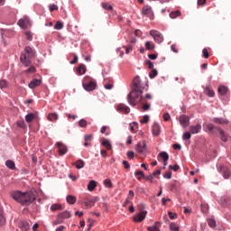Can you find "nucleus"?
<instances>
[{
    "instance_id": "2f4dec72",
    "label": "nucleus",
    "mask_w": 231,
    "mask_h": 231,
    "mask_svg": "<svg viewBox=\"0 0 231 231\" xmlns=\"http://www.w3.org/2000/svg\"><path fill=\"white\" fill-rule=\"evenodd\" d=\"M48 120H50V122H55V120H59V115H57V113H51L48 116Z\"/></svg>"
},
{
    "instance_id": "603ef678",
    "label": "nucleus",
    "mask_w": 231,
    "mask_h": 231,
    "mask_svg": "<svg viewBox=\"0 0 231 231\" xmlns=\"http://www.w3.org/2000/svg\"><path fill=\"white\" fill-rule=\"evenodd\" d=\"M162 176L165 180H171L172 178V171H167Z\"/></svg>"
},
{
    "instance_id": "c85d7f7f",
    "label": "nucleus",
    "mask_w": 231,
    "mask_h": 231,
    "mask_svg": "<svg viewBox=\"0 0 231 231\" xmlns=\"http://www.w3.org/2000/svg\"><path fill=\"white\" fill-rule=\"evenodd\" d=\"M66 199L69 205H75V203H77V198L75 196L69 195L67 196Z\"/></svg>"
},
{
    "instance_id": "3c124183",
    "label": "nucleus",
    "mask_w": 231,
    "mask_h": 231,
    "mask_svg": "<svg viewBox=\"0 0 231 231\" xmlns=\"http://www.w3.org/2000/svg\"><path fill=\"white\" fill-rule=\"evenodd\" d=\"M79 125L80 127H86L88 125V121L86 119H80L79 121Z\"/></svg>"
},
{
    "instance_id": "49530a36",
    "label": "nucleus",
    "mask_w": 231,
    "mask_h": 231,
    "mask_svg": "<svg viewBox=\"0 0 231 231\" xmlns=\"http://www.w3.org/2000/svg\"><path fill=\"white\" fill-rule=\"evenodd\" d=\"M49 10H50V12H55V10H59V5H57L55 4H51L49 5Z\"/></svg>"
},
{
    "instance_id": "9b49d317",
    "label": "nucleus",
    "mask_w": 231,
    "mask_h": 231,
    "mask_svg": "<svg viewBox=\"0 0 231 231\" xmlns=\"http://www.w3.org/2000/svg\"><path fill=\"white\" fill-rule=\"evenodd\" d=\"M135 151L139 154H143V152H145V151H147V143H145V141H143V143H138L135 145Z\"/></svg>"
},
{
    "instance_id": "0e129e2a",
    "label": "nucleus",
    "mask_w": 231,
    "mask_h": 231,
    "mask_svg": "<svg viewBox=\"0 0 231 231\" xmlns=\"http://www.w3.org/2000/svg\"><path fill=\"white\" fill-rule=\"evenodd\" d=\"M142 109L143 111H149V109H151V105L149 104H144L143 106H142Z\"/></svg>"
},
{
    "instance_id": "f03ea898",
    "label": "nucleus",
    "mask_w": 231,
    "mask_h": 231,
    "mask_svg": "<svg viewBox=\"0 0 231 231\" xmlns=\"http://www.w3.org/2000/svg\"><path fill=\"white\" fill-rule=\"evenodd\" d=\"M11 197L17 203H21L23 207H28L37 199L35 193L32 191L23 192L21 190L13 191Z\"/></svg>"
},
{
    "instance_id": "4be33fe9",
    "label": "nucleus",
    "mask_w": 231,
    "mask_h": 231,
    "mask_svg": "<svg viewBox=\"0 0 231 231\" xmlns=\"http://www.w3.org/2000/svg\"><path fill=\"white\" fill-rule=\"evenodd\" d=\"M217 133H219L220 134V140L222 142H228V136L226 135V134L225 133V130H223L221 127L218 128Z\"/></svg>"
},
{
    "instance_id": "052dcab7",
    "label": "nucleus",
    "mask_w": 231,
    "mask_h": 231,
    "mask_svg": "<svg viewBox=\"0 0 231 231\" xmlns=\"http://www.w3.org/2000/svg\"><path fill=\"white\" fill-rule=\"evenodd\" d=\"M25 35H26L27 41L33 40V36H32V33L30 32H25Z\"/></svg>"
},
{
    "instance_id": "09e8293b",
    "label": "nucleus",
    "mask_w": 231,
    "mask_h": 231,
    "mask_svg": "<svg viewBox=\"0 0 231 231\" xmlns=\"http://www.w3.org/2000/svg\"><path fill=\"white\" fill-rule=\"evenodd\" d=\"M102 8H104V10H113V5L107 3H102Z\"/></svg>"
},
{
    "instance_id": "e433bc0d",
    "label": "nucleus",
    "mask_w": 231,
    "mask_h": 231,
    "mask_svg": "<svg viewBox=\"0 0 231 231\" xmlns=\"http://www.w3.org/2000/svg\"><path fill=\"white\" fill-rule=\"evenodd\" d=\"M75 165H76V168L78 169H84V161L79 159L76 162Z\"/></svg>"
},
{
    "instance_id": "393cba45",
    "label": "nucleus",
    "mask_w": 231,
    "mask_h": 231,
    "mask_svg": "<svg viewBox=\"0 0 231 231\" xmlns=\"http://www.w3.org/2000/svg\"><path fill=\"white\" fill-rule=\"evenodd\" d=\"M211 122H214V124H228V120L224 119L223 117H215L211 120Z\"/></svg>"
},
{
    "instance_id": "4c0bfd02",
    "label": "nucleus",
    "mask_w": 231,
    "mask_h": 231,
    "mask_svg": "<svg viewBox=\"0 0 231 231\" xmlns=\"http://www.w3.org/2000/svg\"><path fill=\"white\" fill-rule=\"evenodd\" d=\"M208 225L210 228H216V220L214 218H208Z\"/></svg>"
},
{
    "instance_id": "7c9ffc66",
    "label": "nucleus",
    "mask_w": 231,
    "mask_h": 231,
    "mask_svg": "<svg viewBox=\"0 0 231 231\" xmlns=\"http://www.w3.org/2000/svg\"><path fill=\"white\" fill-rule=\"evenodd\" d=\"M35 120V114L33 113H29L25 116V121L27 124H30V122Z\"/></svg>"
},
{
    "instance_id": "f3484780",
    "label": "nucleus",
    "mask_w": 231,
    "mask_h": 231,
    "mask_svg": "<svg viewBox=\"0 0 231 231\" xmlns=\"http://www.w3.org/2000/svg\"><path fill=\"white\" fill-rule=\"evenodd\" d=\"M204 93L210 98H214V97H216V92H214L210 85L204 87Z\"/></svg>"
},
{
    "instance_id": "72a5a7b5",
    "label": "nucleus",
    "mask_w": 231,
    "mask_h": 231,
    "mask_svg": "<svg viewBox=\"0 0 231 231\" xmlns=\"http://www.w3.org/2000/svg\"><path fill=\"white\" fill-rule=\"evenodd\" d=\"M6 223V218L5 217V211L0 208V226H3Z\"/></svg>"
},
{
    "instance_id": "8fccbe9b",
    "label": "nucleus",
    "mask_w": 231,
    "mask_h": 231,
    "mask_svg": "<svg viewBox=\"0 0 231 231\" xmlns=\"http://www.w3.org/2000/svg\"><path fill=\"white\" fill-rule=\"evenodd\" d=\"M126 156L128 160H134V152L133 151L127 152Z\"/></svg>"
},
{
    "instance_id": "774afa93",
    "label": "nucleus",
    "mask_w": 231,
    "mask_h": 231,
    "mask_svg": "<svg viewBox=\"0 0 231 231\" xmlns=\"http://www.w3.org/2000/svg\"><path fill=\"white\" fill-rule=\"evenodd\" d=\"M123 165H124L125 169H130L131 168V165L129 164V162H127V161H124Z\"/></svg>"
},
{
    "instance_id": "aec40b11",
    "label": "nucleus",
    "mask_w": 231,
    "mask_h": 231,
    "mask_svg": "<svg viewBox=\"0 0 231 231\" xmlns=\"http://www.w3.org/2000/svg\"><path fill=\"white\" fill-rule=\"evenodd\" d=\"M101 145H103V147H106L107 151H111V149H113L111 142H109V139L103 138L101 140Z\"/></svg>"
},
{
    "instance_id": "ddd939ff",
    "label": "nucleus",
    "mask_w": 231,
    "mask_h": 231,
    "mask_svg": "<svg viewBox=\"0 0 231 231\" xmlns=\"http://www.w3.org/2000/svg\"><path fill=\"white\" fill-rule=\"evenodd\" d=\"M203 127H206V129H208L210 134H216V133H217L218 129L220 128L219 126L214 125V124H207V123L203 125Z\"/></svg>"
},
{
    "instance_id": "13d9d810",
    "label": "nucleus",
    "mask_w": 231,
    "mask_h": 231,
    "mask_svg": "<svg viewBox=\"0 0 231 231\" xmlns=\"http://www.w3.org/2000/svg\"><path fill=\"white\" fill-rule=\"evenodd\" d=\"M202 53H203L204 59H208V51L207 50V48H204L202 50Z\"/></svg>"
},
{
    "instance_id": "ea45409f",
    "label": "nucleus",
    "mask_w": 231,
    "mask_h": 231,
    "mask_svg": "<svg viewBox=\"0 0 231 231\" xmlns=\"http://www.w3.org/2000/svg\"><path fill=\"white\" fill-rule=\"evenodd\" d=\"M62 209V206H60V204H52L51 206V210H52L53 212H55V210H61Z\"/></svg>"
},
{
    "instance_id": "f704fd0d",
    "label": "nucleus",
    "mask_w": 231,
    "mask_h": 231,
    "mask_svg": "<svg viewBox=\"0 0 231 231\" xmlns=\"http://www.w3.org/2000/svg\"><path fill=\"white\" fill-rule=\"evenodd\" d=\"M8 88V81L5 79H1L0 80V89H6Z\"/></svg>"
},
{
    "instance_id": "37998d69",
    "label": "nucleus",
    "mask_w": 231,
    "mask_h": 231,
    "mask_svg": "<svg viewBox=\"0 0 231 231\" xmlns=\"http://www.w3.org/2000/svg\"><path fill=\"white\" fill-rule=\"evenodd\" d=\"M201 210L203 214H207L208 212V204H201Z\"/></svg>"
},
{
    "instance_id": "de8ad7c7",
    "label": "nucleus",
    "mask_w": 231,
    "mask_h": 231,
    "mask_svg": "<svg viewBox=\"0 0 231 231\" xmlns=\"http://www.w3.org/2000/svg\"><path fill=\"white\" fill-rule=\"evenodd\" d=\"M170 229L171 231H180V226H176V224H174V223H171Z\"/></svg>"
},
{
    "instance_id": "338daca9",
    "label": "nucleus",
    "mask_w": 231,
    "mask_h": 231,
    "mask_svg": "<svg viewBox=\"0 0 231 231\" xmlns=\"http://www.w3.org/2000/svg\"><path fill=\"white\" fill-rule=\"evenodd\" d=\"M173 149L177 150V151H181V144L180 143H174L173 144Z\"/></svg>"
},
{
    "instance_id": "6e6d98bb",
    "label": "nucleus",
    "mask_w": 231,
    "mask_h": 231,
    "mask_svg": "<svg viewBox=\"0 0 231 231\" xmlns=\"http://www.w3.org/2000/svg\"><path fill=\"white\" fill-rule=\"evenodd\" d=\"M162 118H163L164 122H169V120H171V115L169 113H165L162 116Z\"/></svg>"
},
{
    "instance_id": "0eeeda50",
    "label": "nucleus",
    "mask_w": 231,
    "mask_h": 231,
    "mask_svg": "<svg viewBox=\"0 0 231 231\" xmlns=\"http://www.w3.org/2000/svg\"><path fill=\"white\" fill-rule=\"evenodd\" d=\"M150 35L154 39V41L157 42V44H162L163 42V34L156 30L150 31Z\"/></svg>"
},
{
    "instance_id": "a878e982",
    "label": "nucleus",
    "mask_w": 231,
    "mask_h": 231,
    "mask_svg": "<svg viewBox=\"0 0 231 231\" xmlns=\"http://www.w3.org/2000/svg\"><path fill=\"white\" fill-rule=\"evenodd\" d=\"M95 189H97V181L96 180H89L88 184V190H89V192H93V190H95Z\"/></svg>"
},
{
    "instance_id": "6e6552de",
    "label": "nucleus",
    "mask_w": 231,
    "mask_h": 231,
    "mask_svg": "<svg viewBox=\"0 0 231 231\" xmlns=\"http://www.w3.org/2000/svg\"><path fill=\"white\" fill-rule=\"evenodd\" d=\"M17 24L20 26V28H23V30H26L28 26H32V21L30 20V17L23 16L18 21Z\"/></svg>"
},
{
    "instance_id": "2eb2a0df",
    "label": "nucleus",
    "mask_w": 231,
    "mask_h": 231,
    "mask_svg": "<svg viewBox=\"0 0 231 231\" xmlns=\"http://www.w3.org/2000/svg\"><path fill=\"white\" fill-rule=\"evenodd\" d=\"M116 111H118V113H125V115H129L131 113V108L125 104H119L116 106Z\"/></svg>"
},
{
    "instance_id": "79ce46f5",
    "label": "nucleus",
    "mask_w": 231,
    "mask_h": 231,
    "mask_svg": "<svg viewBox=\"0 0 231 231\" xmlns=\"http://www.w3.org/2000/svg\"><path fill=\"white\" fill-rule=\"evenodd\" d=\"M104 185L106 189H111L113 187V182H111V180L106 179L104 180Z\"/></svg>"
},
{
    "instance_id": "f257e3e1",
    "label": "nucleus",
    "mask_w": 231,
    "mask_h": 231,
    "mask_svg": "<svg viewBox=\"0 0 231 231\" xmlns=\"http://www.w3.org/2000/svg\"><path fill=\"white\" fill-rule=\"evenodd\" d=\"M145 88H149V84L142 83V79L140 76H135L132 82V88L130 93L127 95L126 100L132 107L134 106H138L142 102V98H143V91Z\"/></svg>"
},
{
    "instance_id": "c03bdc74",
    "label": "nucleus",
    "mask_w": 231,
    "mask_h": 231,
    "mask_svg": "<svg viewBox=\"0 0 231 231\" xmlns=\"http://www.w3.org/2000/svg\"><path fill=\"white\" fill-rule=\"evenodd\" d=\"M145 48H146V50H154V43H152L151 42H146Z\"/></svg>"
},
{
    "instance_id": "20e7f679",
    "label": "nucleus",
    "mask_w": 231,
    "mask_h": 231,
    "mask_svg": "<svg viewBox=\"0 0 231 231\" xmlns=\"http://www.w3.org/2000/svg\"><path fill=\"white\" fill-rule=\"evenodd\" d=\"M139 213L135 216H134L133 219L134 223H142L145 217H147V211L143 208H145V206L143 204L139 205Z\"/></svg>"
},
{
    "instance_id": "9d476101",
    "label": "nucleus",
    "mask_w": 231,
    "mask_h": 231,
    "mask_svg": "<svg viewBox=\"0 0 231 231\" xmlns=\"http://www.w3.org/2000/svg\"><path fill=\"white\" fill-rule=\"evenodd\" d=\"M56 147H58V152L60 156H64V154L68 152V146H66V144L62 143L61 142L56 143Z\"/></svg>"
},
{
    "instance_id": "4468645a",
    "label": "nucleus",
    "mask_w": 231,
    "mask_h": 231,
    "mask_svg": "<svg viewBox=\"0 0 231 231\" xmlns=\"http://www.w3.org/2000/svg\"><path fill=\"white\" fill-rule=\"evenodd\" d=\"M162 133V126L157 122H154L152 125V136H158Z\"/></svg>"
},
{
    "instance_id": "412c9836",
    "label": "nucleus",
    "mask_w": 231,
    "mask_h": 231,
    "mask_svg": "<svg viewBox=\"0 0 231 231\" xmlns=\"http://www.w3.org/2000/svg\"><path fill=\"white\" fill-rule=\"evenodd\" d=\"M30 89H35L37 86H41V79H34L29 83Z\"/></svg>"
},
{
    "instance_id": "cd10ccee",
    "label": "nucleus",
    "mask_w": 231,
    "mask_h": 231,
    "mask_svg": "<svg viewBox=\"0 0 231 231\" xmlns=\"http://www.w3.org/2000/svg\"><path fill=\"white\" fill-rule=\"evenodd\" d=\"M5 166L7 167V169H10L11 171H15V162L12 160L6 161Z\"/></svg>"
},
{
    "instance_id": "bf43d9fd",
    "label": "nucleus",
    "mask_w": 231,
    "mask_h": 231,
    "mask_svg": "<svg viewBox=\"0 0 231 231\" xmlns=\"http://www.w3.org/2000/svg\"><path fill=\"white\" fill-rule=\"evenodd\" d=\"M92 139H93V135L92 134H86V135H84L85 142H89Z\"/></svg>"
},
{
    "instance_id": "f8f14e48",
    "label": "nucleus",
    "mask_w": 231,
    "mask_h": 231,
    "mask_svg": "<svg viewBox=\"0 0 231 231\" xmlns=\"http://www.w3.org/2000/svg\"><path fill=\"white\" fill-rule=\"evenodd\" d=\"M85 91H95L97 89V81H89L88 83L82 84Z\"/></svg>"
},
{
    "instance_id": "5701e85b",
    "label": "nucleus",
    "mask_w": 231,
    "mask_h": 231,
    "mask_svg": "<svg viewBox=\"0 0 231 231\" xmlns=\"http://www.w3.org/2000/svg\"><path fill=\"white\" fill-rule=\"evenodd\" d=\"M160 158H162L163 160V163L164 165H167L168 162H169V153H167V152H161L159 153Z\"/></svg>"
},
{
    "instance_id": "1a4fd4ad",
    "label": "nucleus",
    "mask_w": 231,
    "mask_h": 231,
    "mask_svg": "<svg viewBox=\"0 0 231 231\" xmlns=\"http://www.w3.org/2000/svg\"><path fill=\"white\" fill-rule=\"evenodd\" d=\"M179 122H180L181 127L186 129V127H189V124H190V119L188 117V116L181 115L179 117Z\"/></svg>"
},
{
    "instance_id": "473e14b6",
    "label": "nucleus",
    "mask_w": 231,
    "mask_h": 231,
    "mask_svg": "<svg viewBox=\"0 0 231 231\" xmlns=\"http://www.w3.org/2000/svg\"><path fill=\"white\" fill-rule=\"evenodd\" d=\"M134 176H138L137 177L138 181H142V180H143V178H145V174L143 173V171H135Z\"/></svg>"
},
{
    "instance_id": "680f3d73",
    "label": "nucleus",
    "mask_w": 231,
    "mask_h": 231,
    "mask_svg": "<svg viewBox=\"0 0 231 231\" xmlns=\"http://www.w3.org/2000/svg\"><path fill=\"white\" fill-rule=\"evenodd\" d=\"M148 231H160V228L156 226H148Z\"/></svg>"
},
{
    "instance_id": "c756f323",
    "label": "nucleus",
    "mask_w": 231,
    "mask_h": 231,
    "mask_svg": "<svg viewBox=\"0 0 231 231\" xmlns=\"http://www.w3.org/2000/svg\"><path fill=\"white\" fill-rule=\"evenodd\" d=\"M181 15V11L176 10L170 13L171 19H176L177 17H180Z\"/></svg>"
},
{
    "instance_id": "6ab92c4d",
    "label": "nucleus",
    "mask_w": 231,
    "mask_h": 231,
    "mask_svg": "<svg viewBox=\"0 0 231 231\" xmlns=\"http://www.w3.org/2000/svg\"><path fill=\"white\" fill-rule=\"evenodd\" d=\"M142 14L143 15H152V7L151 5H144L143 8L142 9Z\"/></svg>"
},
{
    "instance_id": "a19ab883",
    "label": "nucleus",
    "mask_w": 231,
    "mask_h": 231,
    "mask_svg": "<svg viewBox=\"0 0 231 231\" xmlns=\"http://www.w3.org/2000/svg\"><path fill=\"white\" fill-rule=\"evenodd\" d=\"M62 28H64V23L59 21L56 22L54 25V30H62Z\"/></svg>"
},
{
    "instance_id": "dca6fc26",
    "label": "nucleus",
    "mask_w": 231,
    "mask_h": 231,
    "mask_svg": "<svg viewBox=\"0 0 231 231\" xmlns=\"http://www.w3.org/2000/svg\"><path fill=\"white\" fill-rule=\"evenodd\" d=\"M189 133L191 134H199V133H201V124H198L196 125H190Z\"/></svg>"
},
{
    "instance_id": "69168bd1",
    "label": "nucleus",
    "mask_w": 231,
    "mask_h": 231,
    "mask_svg": "<svg viewBox=\"0 0 231 231\" xmlns=\"http://www.w3.org/2000/svg\"><path fill=\"white\" fill-rule=\"evenodd\" d=\"M116 52L119 53V57H124V51H122L121 47L116 49Z\"/></svg>"
},
{
    "instance_id": "5fc2aeb1",
    "label": "nucleus",
    "mask_w": 231,
    "mask_h": 231,
    "mask_svg": "<svg viewBox=\"0 0 231 231\" xmlns=\"http://www.w3.org/2000/svg\"><path fill=\"white\" fill-rule=\"evenodd\" d=\"M168 216L170 219H176V217H178V215L176 213H172L171 211L168 212Z\"/></svg>"
},
{
    "instance_id": "bb28decb",
    "label": "nucleus",
    "mask_w": 231,
    "mask_h": 231,
    "mask_svg": "<svg viewBox=\"0 0 231 231\" xmlns=\"http://www.w3.org/2000/svg\"><path fill=\"white\" fill-rule=\"evenodd\" d=\"M77 74L78 75H84L86 73V65L80 64L77 69H76Z\"/></svg>"
},
{
    "instance_id": "39448f33",
    "label": "nucleus",
    "mask_w": 231,
    "mask_h": 231,
    "mask_svg": "<svg viewBox=\"0 0 231 231\" xmlns=\"http://www.w3.org/2000/svg\"><path fill=\"white\" fill-rule=\"evenodd\" d=\"M217 171L222 174L224 180H229L231 176L230 168L225 165H217Z\"/></svg>"
},
{
    "instance_id": "c9c22d12",
    "label": "nucleus",
    "mask_w": 231,
    "mask_h": 231,
    "mask_svg": "<svg viewBox=\"0 0 231 231\" xmlns=\"http://www.w3.org/2000/svg\"><path fill=\"white\" fill-rule=\"evenodd\" d=\"M192 134L190 132H186L182 134V140L186 142L187 140H190Z\"/></svg>"
},
{
    "instance_id": "4d7b16f0",
    "label": "nucleus",
    "mask_w": 231,
    "mask_h": 231,
    "mask_svg": "<svg viewBox=\"0 0 231 231\" xmlns=\"http://www.w3.org/2000/svg\"><path fill=\"white\" fill-rule=\"evenodd\" d=\"M146 64H147L149 69H154V63H152V61L147 60Z\"/></svg>"
},
{
    "instance_id": "a18cd8bd",
    "label": "nucleus",
    "mask_w": 231,
    "mask_h": 231,
    "mask_svg": "<svg viewBox=\"0 0 231 231\" xmlns=\"http://www.w3.org/2000/svg\"><path fill=\"white\" fill-rule=\"evenodd\" d=\"M170 171H173L174 172H178L180 170V165L175 164V165H170L169 166Z\"/></svg>"
},
{
    "instance_id": "a211bd4d",
    "label": "nucleus",
    "mask_w": 231,
    "mask_h": 231,
    "mask_svg": "<svg viewBox=\"0 0 231 231\" xmlns=\"http://www.w3.org/2000/svg\"><path fill=\"white\" fill-rule=\"evenodd\" d=\"M18 227L20 228V231H29L30 224L25 220H22L18 223Z\"/></svg>"
},
{
    "instance_id": "423d86ee",
    "label": "nucleus",
    "mask_w": 231,
    "mask_h": 231,
    "mask_svg": "<svg viewBox=\"0 0 231 231\" xmlns=\"http://www.w3.org/2000/svg\"><path fill=\"white\" fill-rule=\"evenodd\" d=\"M71 217V213L68 210L63 211L58 215L57 219L55 220V225H60V223H64V219H69Z\"/></svg>"
},
{
    "instance_id": "e2e57ef3",
    "label": "nucleus",
    "mask_w": 231,
    "mask_h": 231,
    "mask_svg": "<svg viewBox=\"0 0 231 231\" xmlns=\"http://www.w3.org/2000/svg\"><path fill=\"white\" fill-rule=\"evenodd\" d=\"M26 73H35V67L31 66L27 69Z\"/></svg>"
},
{
    "instance_id": "864d4df0",
    "label": "nucleus",
    "mask_w": 231,
    "mask_h": 231,
    "mask_svg": "<svg viewBox=\"0 0 231 231\" xmlns=\"http://www.w3.org/2000/svg\"><path fill=\"white\" fill-rule=\"evenodd\" d=\"M141 124H147L149 122V116L145 115L143 116V119L140 120Z\"/></svg>"
},
{
    "instance_id": "7ed1b4c3",
    "label": "nucleus",
    "mask_w": 231,
    "mask_h": 231,
    "mask_svg": "<svg viewBox=\"0 0 231 231\" xmlns=\"http://www.w3.org/2000/svg\"><path fill=\"white\" fill-rule=\"evenodd\" d=\"M37 51L31 46H26L21 54L20 60L26 68L32 66V59H35Z\"/></svg>"
},
{
    "instance_id": "b1692460",
    "label": "nucleus",
    "mask_w": 231,
    "mask_h": 231,
    "mask_svg": "<svg viewBox=\"0 0 231 231\" xmlns=\"http://www.w3.org/2000/svg\"><path fill=\"white\" fill-rule=\"evenodd\" d=\"M218 94L221 95L222 97H225L226 93H228V88L226 86H219L217 88Z\"/></svg>"
},
{
    "instance_id": "58836bf2",
    "label": "nucleus",
    "mask_w": 231,
    "mask_h": 231,
    "mask_svg": "<svg viewBox=\"0 0 231 231\" xmlns=\"http://www.w3.org/2000/svg\"><path fill=\"white\" fill-rule=\"evenodd\" d=\"M150 79H154L158 77V70L156 69H152L151 72L149 73Z\"/></svg>"
}]
</instances>
